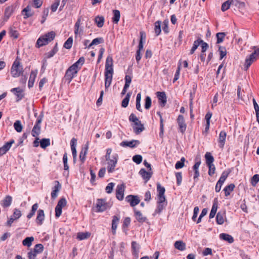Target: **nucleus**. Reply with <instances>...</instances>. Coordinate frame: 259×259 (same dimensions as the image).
I'll return each instance as SVG.
<instances>
[{
    "label": "nucleus",
    "mask_w": 259,
    "mask_h": 259,
    "mask_svg": "<svg viewBox=\"0 0 259 259\" xmlns=\"http://www.w3.org/2000/svg\"><path fill=\"white\" fill-rule=\"evenodd\" d=\"M80 63H81V58H79L75 63L67 69L64 77L65 81H67L69 83L72 79L76 75L79 70L78 65Z\"/></svg>",
    "instance_id": "1"
},
{
    "label": "nucleus",
    "mask_w": 259,
    "mask_h": 259,
    "mask_svg": "<svg viewBox=\"0 0 259 259\" xmlns=\"http://www.w3.org/2000/svg\"><path fill=\"white\" fill-rule=\"evenodd\" d=\"M23 72L24 70L20 62V59L17 57L12 65L11 73L13 77H18L22 75Z\"/></svg>",
    "instance_id": "2"
},
{
    "label": "nucleus",
    "mask_w": 259,
    "mask_h": 259,
    "mask_svg": "<svg viewBox=\"0 0 259 259\" xmlns=\"http://www.w3.org/2000/svg\"><path fill=\"white\" fill-rule=\"evenodd\" d=\"M55 35V33L52 31L49 32L44 35L40 36L37 39L36 42V45L38 46V48L46 45L49 42H51L54 39Z\"/></svg>",
    "instance_id": "3"
},
{
    "label": "nucleus",
    "mask_w": 259,
    "mask_h": 259,
    "mask_svg": "<svg viewBox=\"0 0 259 259\" xmlns=\"http://www.w3.org/2000/svg\"><path fill=\"white\" fill-rule=\"evenodd\" d=\"M258 56L259 48L256 49L251 54H250L248 57H246L244 65V69L245 70H247L251 65V64L256 60L257 57Z\"/></svg>",
    "instance_id": "4"
},
{
    "label": "nucleus",
    "mask_w": 259,
    "mask_h": 259,
    "mask_svg": "<svg viewBox=\"0 0 259 259\" xmlns=\"http://www.w3.org/2000/svg\"><path fill=\"white\" fill-rule=\"evenodd\" d=\"M66 204H67V201H66V199L64 198H62L59 200V201L55 207V216H56V217L58 218L61 215V214L62 213V208L64 207V206H65Z\"/></svg>",
    "instance_id": "5"
},
{
    "label": "nucleus",
    "mask_w": 259,
    "mask_h": 259,
    "mask_svg": "<svg viewBox=\"0 0 259 259\" xmlns=\"http://www.w3.org/2000/svg\"><path fill=\"white\" fill-rule=\"evenodd\" d=\"M117 154L113 156L112 158H109V160H107V170L109 173H112L114 171L115 167L117 162Z\"/></svg>",
    "instance_id": "6"
},
{
    "label": "nucleus",
    "mask_w": 259,
    "mask_h": 259,
    "mask_svg": "<svg viewBox=\"0 0 259 259\" xmlns=\"http://www.w3.org/2000/svg\"><path fill=\"white\" fill-rule=\"evenodd\" d=\"M42 116L39 115L31 132V134L33 137H37L39 135L40 133V124L42 121Z\"/></svg>",
    "instance_id": "7"
},
{
    "label": "nucleus",
    "mask_w": 259,
    "mask_h": 259,
    "mask_svg": "<svg viewBox=\"0 0 259 259\" xmlns=\"http://www.w3.org/2000/svg\"><path fill=\"white\" fill-rule=\"evenodd\" d=\"M105 73H113V60L111 56H108L106 58Z\"/></svg>",
    "instance_id": "8"
},
{
    "label": "nucleus",
    "mask_w": 259,
    "mask_h": 259,
    "mask_svg": "<svg viewBox=\"0 0 259 259\" xmlns=\"http://www.w3.org/2000/svg\"><path fill=\"white\" fill-rule=\"evenodd\" d=\"M157 190L158 192L157 197L159 202H165L166 198L164 195L165 188L162 187L160 184H157Z\"/></svg>",
    "instance_id": "9"
},
{
    "label": "nucleus",
    "mask_w": 259,
    "mask_h": 259,
    "mask_svg": "<svg viewBox=\"0 0 259 259\" xmlns=\"http://www.w3.org/2000/svg\"><path fill=\"white\" fill-rule=\"evenodd\" d=\"M125 200L130 203L132 207H134L140 202L139 197L137 195H129L125 197Z\"/></svg>",
    "instance_id": "10"
},
{
    "label": "nucleus",
    "mask_w": 259,
    "mask_h": 259,
    "mask_svg": "<svg viewBox=\"0 0 259 259\" xmlns=\"http://www.w3.org/2000/svg\"><path fill=\"white\" fill-rule=\"evenodd\" d=\"M15 10V6L12 5L6 8L4 12V20L7 21L12 14L14 13Z\"/></svg>",
    "instance_id": "11"
},
{
    "label": "nucleus",
    "mask_w": 259,
    "mask_h": 259,
    "mask_svg": "<svg viewBox=\"0 0 259 259\" xmlns=\"http://www.w3.org/2000/svg\"><path fill=\"white\" fill-rule=\"evenodd\" d=\"M177 123L179 125V130L182 133H184L186 129V124L185 122L184 116L182 115H179L177 118Z\"/></svg>",
    "instance_id": "12"
},
{
    "label": "nucleus",
    "mask_w": 259,
    "mask_h": 259,
    "mask_svg": "<svg viewBox=\"0 0 259 259\" xmlns=\"http://www.w3.org/2000/svg\"><path fill=\"white\" fill-rule=\"evenodd\" d=\"M125 186L124 184L118 185L116 190V197L119 200H122L124 197Z\"/></svg>",
    "instance_id": "13"
},
{
    "label": "nucleus",
    "mask_w": 259,
    "mask_h": 259,
    "mask_svg": "<svg viewBox=\"0 0 259 259\" xmlns=\"http://www.w3.org/2000/svg\"><path fill=\"white\" fill-rule=\"evenodd\" d=\"M11 92L17 96V101L21 100L24 97V90L20 88H15L11 89Z\"/></svg>",
    "instance_id": "14"
},
{
    "label": "nucleus",
    "mask_w": 259,
    "mask_h": 259,
    "mask_svg": "<svg viewBox=\"0 0 259 259\" xmlns=\"http://www.w3.org/2000/svg\"><path fill=\"white\" fill-rule=\"evenodd\" d=\"M96 207L98 211H103L108 208V204L105 200L100 199L98 200Z\"/></svg>",
    "instance_id": "15"
},
{
    "label": "nucleus",
    "mask_w": 259,
    "mask_h": 259,
    "mask_svg": "<svg viewBox=\"0 0 259 259\" xmlns=\"http://www.w3.org/2000/svg\"><path fill=\"white\" fill-rule=\"evenodd\" d=\"M55 185L53 188V191L51 193V197L53 199H55L58 196V193L61 189V185L59 181H55Z\"/></svg>",
    "instance_id": "16"
},
{
    "label": "nucleus",
    "mask_w": 259,
    "mask_h": 259,
    "mask_svg": "<svg viewBox=\"0 0 259 259\" xmlns=\"http://www.w3.org/2000/svg\"><path fill=\"white\" fill-rule=\"evenodd\" d=\"M157 98L159 100L160 105L164 107L166 103V96L164 92H157L156 93Z\"/></svg>",
    "instance_id": "17"
},
{
    "label": "nucleus",
    "mask_w": 259,
    "mask_h": 259,
    "mask_svg": "<svg viewBox=\"0 0 259 259\" xmlns=\"http://www.w3.org/2000/svg\"><path fill=\"white\" fill-rule=\"evenodd\" d=\"M140 143L139 140H133L131 141H122L120 145L122 147L127 146L132 148L137 147Z\"/></svg>",
    "instance_id": "18"
},
{
    "label": "nucleus",
    "mask_w": 259,
    "mask_h": 259,
    "mask_svg": "<svg viewBox=\"0 0 259 259\" xmlns=\"http://www.w3.org/2000/svg\"><path fill=\"white\" fill-rule=\"evenodd\" d=\"M37 70H31L28 83V87L29 88H31L33 86L35 79L37 76Z\"/></svg>",
    "instance_id": "19"
},
{
    "label": "nucleus",
    "mask_w": 259,
    "mask_h": 259,
    "mask_svg": "<svg viewBox=\"0 0 259 259\" xmlns=\"http://www.w3.org/2000/svg\"><path fill=\"white\" fill-rule=\"evenodd\" d=\"M14 143L13 140L7 142L3 147L0 148V156L5 154L11 148L13 143Z\"/></svg>",
    "instance_id": "20"
},
{
    "label": "nucleus",
    "mask_w": 259,
    "mask_h": 259,
    "mask_svg": "<svg viewBox=\"0 0 259 259\" xmlns=\"http://www.w3.org/2000/svg\"><path fill=\"white\" fill-rule=\"evenodd\" d=\"M226 136L227 133L224 131H221L219 134L218 142L219 147L221 148H223L225 145Z\"/></svg>",
    "instance_id": "21"
},
{
    "label": "nucleus",
    "mask_w": 259,
    "mask_h": 259,
    "mask_svg": "<svg viewBox=\"0 0 259 259\" xmlns=\"http://www.w3.org/2000/svg\"><path fill=\"white\" fill-rule=\"evenodd\" d=\"M120 218L119 217L114 215L113 217V219L112 220V226H111V229H112V233L113 235H115L116 234V230L117 227V225L119 223Z\"/></svg>",
    "instance_id": "22"
},
{
    "label": "nucleus",
    "mask_w": 259,
    "mask_h": 259,
    "mask_svg": "<svg viewBox=\"0 0 259 259\" xmlns=\"http://www.w3.org/2000/svg\"><path fill=\"white\" fill-rule=\"evenodd\" d=\"M139 174L147 182L151 178L152 172L147 171L144 168H141L139 171Z\"/></svg>",
    "instance_id": "23"
},
{
    "label": "nucleus",
    "mask_w": 259,
    "mask_h": 259,
    "mask_svg": "<svg viewBox=\"0 0 259 259\" xmlns=\"http://www.w3.org/2000/svg\"><path fill=\"white\" fill-rule=\"evenodd\" d=\"M76 143L77 140L75 138H72V140H71L70 145L74 161H75L77 155V152L76 150Z\"/></svg>",
    "instance_id": "24"
},
{
    "label": "nucleus",
    "mask_w": 259,
    "mask_h": 259,
    "mask_svg": "<svg viewBox=\"0 0 259 259\" xmlns=\"http://www.w3.org/2000/svg\"><path fill=\"white\" fill-rule=\"evenodd\" d=\"M218 207V199L215 198L214 199L213 205H212L210 212L209 213V219H212L214 217V216L216 214L217 211Z\"/></svg>",
    "instance_id": "25"
},
{
    "label": "nucleus",
    "mask_w": 259,
    "mask_h": 259,
    "mask_svg": "<svg viewBox=\"0 0 259 259\" xmlns=\"http://www.w3.org/2000/svg\"><path fill=\"white\" fill-rule=\"evenodd\" d=\"M45 219L44 211L42 209H39L37 211V215L36 219L37 223L39 225H41Z\"/></svg>",
    "instance_id": "26"
},
{
    "label": "nucleus",
    "mask_w": 259,
    "mask_h": 259,
    "mask_svg": "<svg viewBox=\"0 0 259 259\" xmlns=\"http://www.w3.org/2000/svg\"><path fill=\"white\" fill-rule=\"evenodd\" d=\"M113 73H105V87L108 88L111 84Z\"/></svg>",
    "instance_id": "27"
},
{
    "label": "nucleus",
    "mask_w": 259,
    "mask_h": 259,
    "mask_svg": "<svg viewBox=\"0 0 259 259\" xmlns=\"http://www.w3.org/2000/svg\"><path fill=\"white\" fill-rule=\"evenodd\" d=\"M12 201V197L8 195L2 201L1 204L3 207H8L11 205Z\"/></svg>",
    "instance_id": "28"
},
{
    "label": "nucleus",
    "mask_w": 259,
    "mask_h": 259,
    "mask_svg": "<svg viewBox=\"0 0 259 259\" xmlns=\"http://www.w3.org/2000/svg\"><path fill=\"white\" fill-rule=\"evenodd\" d=\"M134 124L135 125L140 126L139 127L133 126L134 131L136 134H139L144 130V125L141 123L140 120L139 121V122H135Z\"/></svg>",
    "instance_id": "29"
},
{
    "label": "nucleus",
    "mask_w": 259,
    "mask_h": 259,
    "mask_svg": "<svg viewBox=\"0 0 259 259\" xmlns=\"http://www.w3.org/2000/svg\"><path fill=\"white\" fill-rule=\"evenodd\" d=\"M225 217V212L219 211L216 217V222L219 225H222L224 223V218Z\"/></svg>",
    "instance_id": "30"
},
{
    "label": "nucleus",
    "mask_w": 259,
    "mask_h": 259,
    "mask_svg": "<svg viewBox=\"0 0 259 259\" xmlns=\"http://www.w3.org/2000/svg\"><path fill=\"white\" fill-rule=\"evenodd\" d=\"M134 212L135 214L136 218V219L137 221L140 223H143L145 222L146 220V218L145 217H143L142 213L139 211L137 210L136 209H134Z\"/></svg>",
    "instance_id": "31"
},
{
    "label": "nucleus",
    "mask_w": 259,
    "mask_h": 259,
    "mask_svg": "<svg viewBox=\"0 0 259 259\" xmlns=\"http://www.w3.org/2000/svg\"><path fill=\"white\" fill-rule=\"evenodd\" d=\"M132 248L133 251V254L136 256H138L139 252V245L136 241H133L132 242Z\"/></svg>",
    "instance_id": "32"
},
{
    "label": "nucleus",
    "mask_w": 259,
    "mask_h": 259,
    "mask_svg": "<svg viewBox=\"0 0 259 259\" xmlns=\"http://www.w3.org/2000/svg\"><path fill=\"white\" fill-rule=\"evenodd\" d=\"M157 114L159 115L160 118V132H159V136L161 138L163 137V133H164V124H163V120L161 114L160 112H157Z\"/></svg>",
    "instance_id": "33"
},
{
    "label": "nucleus",
    "mask_w": 259,
    "mask_h": 259,
    "mask_svg": "<svg viewBox=\"0 0 259 259\" xmlns=\"http://www.w3.org/2000/svg\"><path fill=\"white\" fill-rule=\"evenodd\" d=\"M220 238L222 240L228 242L229 243H232L234 241L233 237L228 234L222 233L220 235Z\"/></svg>",
    "instance_id": "34"
},
{
    "label": "nucleus",
    "mask_w": 259,
    "mask_h": 259,
    "mask_svg": "<svg viewBox=\"0 0 259 259\" xmlns=\"http://www.w3.org/2000/svg\"><path fill=\"white\" fill-rule=\"evenodd\" d=\"M175 247L181 251L186 249V244L182 241H177L174 244Z\"/></svg>",
    "instance_id": "35"
},
{
    "label": "nucleus",
    "mask_w": 259,
    "mask_h": 259,
    "mask_svg": "<svg viewBox=\"0 0 259 259\" xmlns=\"http://www.w3.org/2000/svg\"><path fill=\"white\" fill-rule=\"evenodd\" d=\"M113 17L112 18V22L114 24H117L119 21L120 17V13L119 10H114L113 11Z\"/></svg>",
    "instance_id": "36"
},
{
    "label": "nucleus",
    "mask_w": 259,
    "mask_h": 259,
    "mask_svg": "<svg viewBox=\"0 0 259 259\" xmlns=\"http://www.w3.org/2000/svg\"><path fill=\"white\" fill-rule=\"evenodd\" d=\"M22 12H25L24 18L27 19L32 17L34 15V12L31 11V9L29 6H27L25 8L22 10Z\"/></svg>",
    "instance_id": "37"
},
{
    "label": "nucleus",
    "mask_w": 259,
    "mask_h": 259,
    "mask_svg": "<svg viewBox=\"0 0 259 259\" xmlns=\"http://www.w3.org/2000/svg\"><path fill=\"white\" fill-rule=\"evenodd\" d=\"M104 17L103 16H97L95 18V21L99 28L102 27L104 23Z\"/></svg>",
    "instance_id": "38"
},
{
    "label": "nucleus",
    "mask_w": 259,
    "mask_h": 259,
    "mask_svg": "<svg viewBox=\"0 0 259 259\" xmlns=\"http://www.w3.org/2000/svg\"><path fill=\"white\" fill-rule=\"evenodd\" d=\"M235 187L234 184H230L227 186L224 189L225 196H228L230 194V193L234 190Z\"/></svg>",
    "instance_id": "39"
},
{
    "label": "nucleus",
    "mask_w": 259,
    "mask_h": 259,
    "mask_svg": "<svg viewBox=\"0 0 259 259\" xmlns=\"http://www.w3.org/2000/svg\"><path fill=\"white\" fill-rule=\"evenodd\" d=\"M161 24L160 21H157L154 23V32L156 36L159 35L161 31Z\"/></svg>",
    "instance_id": "40"
},
{
    "label": "nucleus",
    "mask_w": 259,
    "mask_h": 259,
    "mask_svg": "<svg viewBox=\"0 0 259 259\" xmlns=\"http://www.w3.org/2000/svg\"><path fill=\"white\" fill-rule=\"evenodd\" d=\"M233 0H227L224 3H223L221 7V10L223 12L228 10L230 8V5L233 3Z\"/></svg>",
    "instance_id": "41"
},
{
    "label": "nucleus",
    "mask_w": 259,
    "mask_h": 259,
    "mask_svg": "<svg viewBox=\"0 0 259 259\" xmlns=\"http://www.w3.org/2000/svg\"><path fill=\"white\" fill-rule=\"evenodd\" d=\"M206 159V163L207 165L213 164L214 161V158L209 152H206L205 155Z\"/></svg>",
    "instance_id": "42"
},
{
    "label": "nucleus",
    "mask_w": 259,
    "mask_h": 259,
    "mask_svg": "<svg viewBox=\"0 0 259 259\" xmlns=\"http://www.w3.org/2000/svg\"><path fill=\"white\" fill-rule=\"evenodd\" d=\"M39 143L40 147L43 149H45L50 145V140L49 139L44 138L40 140Z\"/></svg>",
    "instance_id": "43"
},
{
    "label": "nucleus",
    "mask_w": 259,
    "mask_h": 259,
    "mask_svg": "<svg viewBox=\"0 0 259 259\" xmlns=\"http://www.w3.org/2000/svg\"><path fill=\"white\" fill-rule=\"evenodd\" d=\"M34 238L33 237H26L24 240H23L22 244L24 246L30 247L32 245V242Z\"/></svg>",
    "instance_id": "44"
},
{
    "label": "nucleus",
    "mask_w": 259,
    "mask_h": 259,
    "mask_svg": "<svg viewBox=\"0 0 259 259\" xmlns=\"http://www.w3.org/2000/svg\"><path fill=\"white\" fill-rule=\"evenodd\" d=\"M157 203L158 205L156 211L157 213H159L161 212V211L164 209V207L166 205L167 202H166V201H165V202H159V199H158Z\"/></svg>",
    "instance_id": "45"
},
{
    "label": "nucleus",
    "mask_w": 259,
    "mask_h": 259,
    "mask_svg": "<svg viewBox=\"0 0 259 259\" xmlns=\"http://www.w3.org/2000/svg\"><path fill=\"white\" fill-rule=\"evenodd\" d=\"M226 33L225 32H218L216 34L217 38V44H220L224 41Z\"/></svg>",
    "instance_id": "46"
},
{
    "label": "nucleus",
    "mask_w": 259,
    "mask_h": 259,
    "mask_svg": "<svg viewBox=\"0 0 259 259\" xmlns=\"http://www.w3.org/2000/svg\"><path fill=\"white\" fill-rule=\"evenodd\" d=\"M218 51L220 53V59L222 60L227 54L226 48L224 47L219 46Z\"/></svg>",
    "instance_id": "47"
},
{
    "label": "nucleus",
    "mask_w": 259,
    "mask_h": 259,
    "mask_svg": "<svg viewBox=\"0 0 259 259\" xmlns=\"http://www.w3.org/2000/svg\"><path fill=\"white\" fill-rule=\"evenodd\" d=\"M130 93H128L121 102L122 107L125 108L127 106L130 101Z\"/></svg>",
    "instance_id": "48"
},
{
    "label": "nucleus",
    "mask_w": 259,
    "mask_h": 259,
    "mask_svg": "<svg viewBox=\"0 0 259 259\" xmlns=\"http://www.w3.org/2000/svg\"><path fill=\"white\" fill-rule=\"evenodd\" d=\"M14 127L17 132L20 133L22 131L23 126L20 120H16L15 121L14 124Z\"/></svg>",
    "instance_id": "49"
},
{
    "label": "nucleus",
    "mask_w": 259,
    "mask_h": 259,
    "mask_svg": "<svg viewBox=\"0 0 259 259\" xmlns=\"http://www.w3.org/2000/svg\"><path fill=\"white\" fill-rule=\"evenodd\" d=\"M44 250V246L41 244H37L35 245L34 249L32 250L33 252L40 253L42 252Z\"/></svg>",
    "instance_id": "50"
},
{
    "label": "nucleus",
    "mask_w": 259,
    "mask_h": 259,
    "mask_svg": "<svg viewBox=\"0 0 259 259\" xmlns=\"http://www.w3.org/2000/svg\"><path fill=\"white\" fill-rule=\"evenodd\" d=\"M185 161V158L183 157L181 158L180 161H178L177 162L175 165V168L176 169L182 168L184 166V162Z\"/></svg>",
    "instance_id": "51"
},
{
    "label": "nucleus",
    "mask_w": 259,
    "mask_h": 259,
    "mask_svg": "<svg viewBox=\"0 0 259 259\" xmlns=\"http://www.w3.org/2000/svg\"><path fill=\"white\" fill-rule=\"evenodd\" d=\"M73 42V38L71 37H69L64 44V47L67 49L71 48Z\"/></svg>",
    "instance_id": "52"
},
{
    "label": "nucleus",
    "mask_w": 259,
    "mask_h": 259,
    "mask_svg": "<svg viewBox=\"0 0 259 259\" xmlns=\"http://www.w3.org/2000/svg\"><path fill=\"white\" fill-rule=\"evenodd\" d=\"M151 106V99L149 96H147L145 99V108L147 110L150 109Z\"/></svg>",
    "instance_id": "53"
},
{
    "label": "nucleus",
    "mask_w": 259,
    "mask_h": 259,
    "mask_svg": "<svg viewBox=\"0 0 259 259\" xmlns=\"http://www.w3.org/2000/svg\"><path fill=\"white\" fill-rule=\"evenodd\" d=\"M103 42V39L102 37L96 38L93 40L92 42L89 45V47L93 45H98Z\"/></svg>",
    "instance_id": "54"
},
{
    "label": "nucleus",
    "mask_w": 259,
    "mask_h": 259,
    "mask_svg": "<svg viewBox=\"0 0 259 259\" xmlns=\"http://www.w3.org/2000/svg\"><path fill=\"white\" fill-rule=\"evenodd\" d=\"M21 215L22 213L19 209L17 208L14 209L13 214L12 216L14 217L15 219L16 220H18L21 217Z\"/></svg>",
    "instance_id": "55"
},
{
    "label": "nucleus",
    "mask_w": 259,
    "mask_h": 259,
    "mask_svg": "<svg viewBox=\"0 0 259 259\" xmlns=\"http://www.w3.org/2000/svg\"><path fill=\"white\" fill-rule=\"evenodd\" d=\"M142 156L141 155H136L133 157V161L138 164L142 162Z\"/></svg>",
    "instance_id": "56"
},
{
    "label": "nucleus",
    "mask_w": 259,
    "mask_h": 259,
    "mask_svg": "<svg viewBox=\"0 0 259 259\" xmlns=\"http://www.w3.org/2000/svg\"><path fill=\"white\" fill-rule=\"evenodd\" d=\"M10 34L11 37H13L14 38H17L19 36V33L17 30H15L13 28H11L10 29Z\"/></svg>",
    "instance_id": "57"
},
{
    "label": "nucleus",
    "mask_w": 259,
    "mask_h": 259,
    "mask_svg": "<svg viewBox=\"0 0 259 259\" xmlns=\"http://www.w3.org/2000/svg\"><path fill=\"white\" fill-rule=\"evenodd\" d=\"M163 26L162 27L163 30L164 32L166 34H167L169 32V28H168V20L166 19L163 21Z\"/></svg>",
    "instance_id": "58"
},
{
    "label": "nucleus",
    "mask_w": 259,
    "mask_h": 259,
    "mask_svg": "<svg viewBox=\"0 0 259 259\" xmlns=\"http://www.w3.org/2000/svg\"><path fill=\"white\" fill-rule=\"evenodd\" d=\"M49 12V8H46L44 10L43 13H42L43 14H42V20L41 21V24L44 23L45 22V21H46V18H47V16H48Z\"/></svg>",
    "instance_id": "59"
},
{
    "label": "nucleus",
    "mask_w": 259,
    "mask_h": 259,
    "mask_svg": "<svg viewBox=\"0 0 259 259\" xmlns=\"http://www.w3.org/2000/svg\"><path fill=\"white\" fill-rule=\"evenodd\" d=\"M176 177L177 179V184L178 186L180 185L182 181V172H178L176 173Z\"/></svg>",
    "instance_id": "60"
},
{
    "label": "nucleus",
    "mask_w": 259,
    "mask_h": 259,
    "mask_svg": "<svg viewBox=\"0 0 259 259\" xmlns=\"http://www.w3.org/2000/svg\"><path fill=\"white\" fill-rule=\"evenodd\" d=\"M259 182V175L255 174L251 178V184L252 186H255Z\"/></svg>",
    "instance_id": "61"
},
{
    "label": "nucleus",
    "mask_w": 259,
    "mask_h": 259,
    "mask_svg": "<svg viewBox=\"0 0 259 259\" xmlns=\"http://www.w3.org/2000/svg\"><path fill=\"white\" fill-rule=\"evenodd\" d=\"M114 185L115 184L113 183H110L108 184L105 189L107 193H111L112 192Z\"/></svg>",
    "instance_id": "62"
},
{
    "label": "nucleus",
    "mask_w": 259,
    "mask_h": 259,
    "mask_svg": "<svg viewBox=\"0 0 259 259\" xmlns=\"http://www.w3.org/2000/svg\"><path fill=\"white\" fill-rule=\"evenodd\" d=\"M131 223V219L129 217H126L124 219L123 224H122V228L124 229L125 228H127L129 226Z\"/></svg>",
    "instance_id": "63"
},
{
    "label": "nucleus",
    "mask_w": 259,
    "mask_h": 259,
    "mask_svg": "<svg viewBox=\"0 0 259 259\" xmlns=\"http://www.w3.org/2000/svg\"><path fill=\"white\" fill-rule=\"evenodd\" d=\"M38 253L33 252V250H31L28 253V259H37L36 256Z\"/></svg>",
    "instance_id": "64"
}]
</instances>
